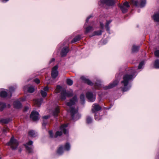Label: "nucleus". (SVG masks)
Segmentation results:
<instances>
[{"label": "nucleus", "mask_w": 159, "mask_h": 159, "mask_svg": "<svg viewBox=\"0 0 159 159\" xmlns=\"http://www.w3.org/2000/svg\"><path fill=\"white\" fill-rule=\"evenodd\" d=\"M86 97L89 101L90 102L94 101L95 99V96L93 95V93L89 92L86 93Z\"/></svg>", "instance_id": "obj_9"}, {"label": "nucleus", "mask_w": 159, "mask_h": 159, "mask_svg": "<svg viewBox=\"0 0 159 159\" xmlns=\"http://www.w3.org/2000/svg\"><path fill=\"white\" fill-rule=\"evenodd\" d=\"M0 122L4 124H7L9 122V120L6 119H2L0 120Z\"/></svg>", "instance_id": "obj_35"}, {"label": "nucleus", "mask_w": 159, "mask_h": 159, "mask_svg": "<svg viewBox=\"0 0 159 159\" xmlns=\"http://www.w3.org/2000/svg\"><path fill=\"white\" fill-rule=\"evenodd\" d=\"M93 108L92 109V111L93 113H95L96 111L101 110L102 107L99 105L97 104H94L93 106Z\"/></svg>", "instance_id": "obj_10"}, {"label": "nucleus", "mask_w": 159, "mask_h": 159, "mask_svg": "<svg viewBox=\"0 0 159 159\" xmlns=\"http://www.w3.org/2000/svg\"><path fill=\"white\" fill-rule=\"evenodd\" d=\"M43 124H44V125H45V123H43Z\"/></svg>", "instance_id": "obj_56"}, {"label": "nucleus", "mask_w": 159, "mask_h": 159, "mask_svg": "<svg viewBox=\"0 0 159 159\" xmlns=\"http://www.w3.org/2000/svg\"><path fill=\"white\" fill-rule=\"evenodd\" d=\"M69 49L68 47H64L62 50L61 54L62 57L65 56L67 53L69 52Z\"/></svg>", "instance_id": "obj_15"}, {"label": "nucleus", "mask_w": 159, "mask_h": 159, "mask_svg": "<svg viewBox=\"0 0 159 159\" xmlns=\"http://www.w3.org/2000/svg\"><path fill=\"white\" fill-rule=\"evenodd\" d=\"M68 124H65L62 125L60 127V129L61 131H57L54 136L55 138H56L58 136H61L62 134V132L65 134H67L68 133V131L66 129L68 126Z\"/></svg>", "instance_id": "obj_2"}, {"label": "nucleus", "mask_w": 159, "mask_h": 159, "mask_svg": "<svg viewBox=\"0 0 159 159\" xmlns=\"http://www.w3.org/2000/svg\"><path fill=\"white\" fill-rule=\"evenodd\" d=\"M94 86L95 89H99L100 87V85L99 84H98L97 83H96Z\"/></svg>", "instance_id": "obj_41"}, {"label": "nucleus", "mask_w": 159, "mask_h": 159, "mask_svg": "<svg viewBox=\"0 0 159 159\" xmlns=\"http://www.w3.org/2000/svg\"><path fill=\"white\" fill-rule=\"evenodd\" d=\"M102 30H99L95 31L94 32L93 35H100L102 34Z\"/></svg>", "instance_id": "obj_33"}, {"label": "nucleus", "mask_w": 159, "mask_h": 159, "mask_svg": "<svg viewBox=\"0 0 159 159\" xmlns=\"http://www.w3.org/2000/svg\"><path fill=\"white\" fill-rule=\"evenodd\" d=\"M33 142L31 141H30L28 143H26L25 146V148L27 150L29 153H31L32 152V148L28 146V145H31L33 144Z\"/></svg>", "instance_id": "obj_13"}, {"label": "nucleus", "mask_w": 159, "mask_h": 159, "mask_svg": "<svg viewBox=\"0 0 159 159\" xmlns=\"http://www.w3.org/2000/svg\"><path fill=\"white\" fill-rule=\"evenodd\" d=\"M77 97L76 96H74L71 99L69 102L67 103V105L69 107H70L73 105H74L75 102L77 101Z\"/></svg>", "instance_id": "obj_11"}, {"label": "nucleus", "mask_w": 159, "mask_h": 159, "mask_svg": "<svg viewBox=\"0 0 159 159\" xmlns=\"http://www.w3.org/2000/svg\"><path fill=\"white\" fill-rule=\"evenodd\" d=\"M34 91V88L32 86L29 87L28 89V91L30 93H33Z\"/></svg>", "instance_id": "obj_32"}, {"label": "nucleus", "mask_w": 159, "mask_h": 159, "mask_svg": "<svg viewBox=\"0 0 159 159\" xmlns=\"http://www.w3.org/2000/svg\"><path fill=\"white\" fill-rule=\"evenodd\" d=\"M28 135L30 137H34L35 135V133L33 130H30L28 132Z\"/></svg>", "instance_id": "obj_30"}, {"label": "nucleus", "mask_w": 159, "mask_h": 159, "mask_svg": "<svg viewBox=\"0 0 159 159\" xmlns=\"http://www.w3.org/2000/svg\"><path fill=\"white\" fill-rule=\"evenodd\" d=\"M7 95V93L5 91H2L0 93V96L2 98H5Z\"/></svg>", "instance_id": "obj_24"}, {"label": "nucleus", "mask_w": 159, "mask_h": 159, "mask_svg": "<svg viewBox=\"0 0 159 159\" xmlns=\"http://www.w3.org/2000/svg\"><path fill=\"white\" fill-rule=\"evenodd\" d=\"M65 149L67 150H68L70 148V146L68 143H66L65 146Z\"/></svg>", "instance_id": "obj_36"}, {"label": "nucleus", "mask_w": 159, "mask_h": 159, "mask_svg": "<svg viewBox=\"0 0 159 159\" xmlns=\"http://www.w3.org/2000/svg\"><path fill=\"white\" fill-rule=\"evenodd\" d=\"M92 121V119L90 117H88L87 118V122L88 124L91 123Z\"/></svg>", "instance_id": "obj_37"}, {"label": "nucleus", "mask_w": 159, "mask_h": 159, "mask_svg": "<svg viewBox=\"0 0 159 159\" xmlns=\"http://www.w3.org/2000/svg\"><path fill=\"white\" fill-rule=\"evenodd\" d=\"M77 112V111L75 110V109L73 107L70 108V112L71 113L72 118H73L74 117V115L76 114Z\"/></svg>", "instance_id": "obj_21"}, {"label": "nucleus", "mask_w": 159, "mask_h": 159, "mask_svg": "<svg viewBox=\"0 0 159 159\" xmlns=\"http://www.w3.org/2000/svg\"><path fill=\"white\" fill-rule=\"evenodd\" d=\"M63 152V148L62 145H60L57 150V153L59 155H61Z\"/></svg>", "instance_id": "obj_20"}, {"label": "nucleus", "mask_w": 159, "mask_h": 159, "mask_svg": "<svg viewBox=\"0 0 159 159\" xmlns=\"http://www.w3.org/2000/svg\"><path fill=\"white\" fill-rule=\"evenodd\" d=\"M9 89L10 92L11 93V92H13L15 90V88L13 87H10Z\"/></svg>", "instance_id": "obj_44"}, {"label": "nucleus", "mask_w": 159, "mask_h": 159, "mask_svg": "<svg viewBox=\"0 0 159 159\" xmlns=\"http://www.w3.org/2000/svg\"><path fill=\"white\" fill-rule=\"evenodd\" d=\"M34 81L37 84H39L40 82V81L37 78L34 79Z\"/></svg>", "instance_id": "obj_43"}, {"label": "nucleus", "mask_w": 159, "mask_h": 159, "mask_svg": "<svg viewBox=\"0 0 159 159\" xmlns=\"http://www.w3.org/2000/svg\"><path fill=\"white\" fill-rule=\"evenodd\" d=\"M43 101L42 98L34 100V104L37 106L39 107Z\"/></svg>", "instance_id": "obj_17"}, {"label": "nucleus", "mask_w": 159, "mask_h": 159, "mask_svg": "<svg viewBox=\"0 0 159 159\" xmlns=\"http://www.w3.org/2000/svg\"><path fill=\"white\" fill-rule=\"evenodd\" d=\"M105 27L106 28L107 30H109V25H107V24H106L105 25Z\"/></svg>", "instance_id": "obj_50"}, {"label": "nucleus", "mask_w": 159, "mask_h": 159, "mask_svg": "<svg viewBox=\"0 0 159 159\" xmlns=\"http://www.w3.org/2000/svg\"><path fill=\"white\" fill-rule=\"evenodd\" d=\"M111 22V21L110 20H107V21L106 24L107 25H109L110 23Z\"/></svg>", "instance_id": "obj_51"}, {"label": "nucleus", "mask_w": 159, "mask_h": 159, "mask_svg": "<svg viewBox=\"0 0 159 159\" xmlns=\"http://www.w3.org/2000/svg\"><path fill=\"white\" fill-rule=\"evenodd\" d=\"M55 61V59L54 58H52V59L51 61Z\"/></svg>", "instance_id": "obj_54"}, {"label": "nucleus", "mask_w": 159, "mask_h": 159, "mask_svg": "<svg viewBox=\"0 0 159 159\" xmlns=\"http://www.w3.org/2000/svg\"><path fill=\"white\" fill-rule=\"evenodd\" d=\"M139 47L135 45H133L132 47V51L133 52H137L139 50Z\"/></svg>", "instance_id": "obj_23"}, {"label": "nucleus", "mask_w": 159, "mask_h": 159, "mask_svg": "<svg viewBox=\"0 0 159 159\" xmlns=\"http://www.w3.org/2000/svg\"><path fill=\"white\" fill-rule=\"evenodd\" d=\"M49 134L51 138L53 137V135H52V132L51 130H49L48 131Z\"/></svg>", "instance_id": "obj_47"}, {"label": "nucleus", "mask_w": 159, "mask_h": 159, "mask_svg": "<svg viewBox=\"0 0 159 159\" xmlns=\"http://www.w3.org/2000/svg\"><path fill=\"white\" fill-rule=\"evenodd\" d=\"M85 32L86 33H87L89 32L90 31L93 30V27L92 26H89L88 27H87L85 28Z\"/></svg>", "instance_id": "obj_27"}, {"label": "nucleus", "mask_w": 159, "mask_h": 159, "mask_svg": "<svg viewBox=\"0 0 159 159\" xmlns=\"http://www.w3.org/2000/svg\"><path fill=\"white\" fill-rule=\"evenodd\" d=\"M14 107L17 109L20 108L21 107V103L18 101H16L14 102L13 103Z\"/></svg>", "instance_id": "obj_18"}, {"label": "nucleus", "mask_w": 159, "mask_h": 159, "mask_svg": "<svg viewBox=\"0 0 159 159\" xmlns=\"http://www.w3.org/2000/svg\"><path fill=\"white\" fill-rule=\"evenodd\" d=\"M154 66L156 68H159V60H156L155 62Z\"/></svg>", "instance_id": "obj_29"}, {"label": "nucleus", "mask_w": 159, "mask_h": 159, "mask_svg": "<svg viewBox=\"0 0 159 159\" xmlns=\"http://www.w3.org/2000/svg\"><path fill=\"white\" fill-rule=\"evenodd\" d=\"M153 19L155 21L159 22V13H155L152 16Z\"/></svg>", "instance_id": "obj_19"}, {"label": "nucleus", "mask_w": 159, "mask_h": 159, "mask_svg": "<svg viewBox=\"0 0 159 159\" xmlns=\"http://www.w3.org/2000/svg\"><path fill=\"white\" fill-rule=\"evenodd\" d=\"M130 3L131 4L136 6H138L139 5L138 2L136 0H130Z\"/></svg>", "instance_id": "obj_25"}, {"label": "nucleus", "mask_w": 159, "mask_h": 159, "mask_svg": "<svg viewBox=\"0 0 159 159\" xmlns=\"http://www.w3.org/2000/svg\"><path fill=\"white\" fill-rule=\"evenodd\" d=\"M145 3V1H141V3H140V6L141 7H143Z\"/></svg>", "instance_id": "obj_46"}, {"label": "nucleus", "mask_w": 159, "mask_h": 159, "mask_svg": "<svg viewBox=\"0 0 159 159\" xmlns=\"http://www.w3.org/2000/svg\"><path fill=\"white\" fill-rule=\"evenodd\" d=\"M80 79L84 82L87 84L88 85H92L93 84L90 80L86 78L85 77L82 76L81 77Z\"/></svg>", "instance_id": "obj_14"}, {"label": "nucleus", "mask_w": 159, "mask_h": 159, "mask_svg": "<svg viewBox=\"0 0 159 159\" xmlns=\"http://www.w3.org/2000/svg\"><path fill=\"white\" fill-rule=\"evenodd\" d=\"M154 53L156 57H159V50L155 51Z\"/></svg>", "instance_id": "obj_39"}, {"label": "nucleus", "mask_w": 159, "mask_h": 159, "mask_svg": "<svg viewBox=\"0 0 159 159\" xmlns=\"http://www.w3.org/2000/svg\"><path fill=\"white\" fill-rule=\"evenodd\" d=\"M43 89V91L47 92L48 91V90H49L48 87V86H46Z\"/></svg>", "instance_id": "obj_45"}, {"label": "nucleus", "mask_w": 159, "mask_h": 159, "mask_svg": "<svg viewBox=\"0 0 159 159\" xmlns=\"http://www.w3.org/2000/svg\"><path fill=\"white\" fill-rule=\"evenodd\" d=\"M39 114L38 112L37 111H33L31 112L30 118L32 119L33 121H36L39 119Z\"/></svg>", "instance_id": "obj_7"}, {"label": "nucleus", "mask_w": 159, "mask_h": 159, "mask_svg": "<svg viewBox=\"0 0 159 159\" xmlns=\"http://www.w3.org/2000/svg\"><path fill=\"white\" fill-rule=\"evenodd\" d=\"M49 116H45L43 117V118L44 119H47L49 117Z\"/></svg>", "instance_id": "obj_48"}, {"label": "nucleus", "mask_w": 159, "mask_h": 159, "mask_svg": "<svg viewBox=\"0 0 159 159\" xmlns=\"http://www.w3.org/2000/svg\"><path fill=\"white\" fill-rule=\"evenodd\" d=\"M0 106L1 107H0V111H2L3 109L6 107V105L4 103L0 102Z\"/></svg>", "instance_id": "obj_26"}, {"label": "nucleus", "mask_w": 159, "mask_h": 159, "mask_svg": "<svg viewBox=\"0 0 159 159\" xmlns=\"http://www.w3.org/2000/svg\"><path fill=\"white\" fill-rule=\"evenodd\" d=\"M144 64V62L143 61H142L139 64V65L138 66V69H140L142 68V66Z\"/></svg>", "instance_id": "obj_40"}, {"label": "nucleus", "mask_w": 159, "mask_h": 159, "mask_svg": "<svg viewBox=\"0 0 159 159\" xmlns=\"http://www.w3.org/2000/svg\"><path fill=\"white\" fill-rule=\"evenodd\" d=\"M41 95L43 97H45L47 95V93L46 92L43 91V90H41L40 92Z\"/></svg>", "instance_id": "obj_34"}, {"label": "nucleus", "mask_w": 159, "mask_h": 159, "mask_svg": "<svg viewBox=\"0 0 159 159\" xmlns=\"http://www.w3.org/2000/svg\"><path fill=\"white\" fill-rule=\"evenodd\" d=\"M60 112V107L57 106L56 107L54 110L53 111V115L55 117L58 116L59 113Z\"/></svg>", "instance_id": "obj_12"}, {"label": "nucleus", "mask_w": 159, "mask_h": 159, "mask_svg": "<svg viewBox=\"0 0 159 159\" xmlns=\"http://www.w3.org/2000/svg\"><path fill=\"white\" fill-rule=\"evenodd\" d=\"M72 93L69 91H66L65 90H63L61 93V101L64 100L66 98L70 97L72 96Z\"/></svg>", "instance_id": "obj_4"}, {"label": "nucleus", "mask_w": 159, "mask_h": 159, "mask_svg": "<svg viewBox=\"0 0 159 159\" xmlns=\"http://www.w3.org/2000/svg\"><path fill=\"white\" fill-rule=\"evenodd\" d=\"M58 66L56 65L53 67L52 69L51 76L53 78H56L58 75V71L57 70Z\"/></svg>", "instance_id": "obj_6"}, {"label": "nucleus", "mask_w": 159, "mask_h": 159, "mask_svg": "<svg viewBox=\"0 0 159 159\" xmlns=\"http://www.w3.org/2000/svg\"><path fill=\"white\" fill-rule=\"evenodd\" d=\"M66 83L69 85H71L73 84V81L70 79H68L66 80Z\"/></svg>", "instance_id": "obj_31"}, {"label": "nucleus", "mask_w": 159, "mask_h": 159, "mask_svg": "<svg viewBox=\"0 0 159 159\" xmlns=\"http://www.w3.org/2000/svg\"><path fill=\"white\" fill-rule=\"evenodd\" d=\"M118 81L117 80H116L112 83L110 84L108 86L106 87L105 89H109L112 88L116 85L118 84Z\"/></svg>", "instance_id": "obj_16"}, {"label": "nucleus", "mask_w": 159, "mask_h": 159, "mask_svg": "<svg viewBox=\"0 0 159 159\" xmlns=\"http://www.w3.org/2000/svg\"><path fill=\"white\" fill-rule=\"evenodd\" d=\"M8 106H9V107H10V105H8Z\"/></svg>", "instance_id": "obj_57"}, {"label": "nucleus", "mask_w": 159, "mask_h": 159, "mask_svg": "<svg viewBox=\"0 0 159 159\" xmlns=\"http://www.w3.org/2000/svg\"><path fill=\"white\" fill-rule=\"evenodd\" d=\"M100 1L102 3L109 6H112L115 3V1L114 0H100Z\"/></svg>", "instance_id": "obj_8"}, {"label": "nucleus", "mask_w": 159, "mask_h": 159, "mask_svg": "<svg viewBox=\"0 0 159 159\" xmlns=\"http://www.w3.org/2000/svg\"><path fill=\"white\" fill-rule=\"evenodd\" d=\"M81 37L80 35H77L71 41V43H73L76 42L80 40L81 39Z\"/></svg>", "instance_id": "obj_22"}, {"label": "nucleus", "mask_w": 159, "mask_h": 159, "mask_svg": "<svg viewBox=\"0 0 159 159\" xmlns=\"http://www.w3.org/2000/svg\"><path fill=\"white\" fill-rule=\"evenodd\" d=\"M80 98L82 101L84 102V95L83 94H82L80 96Z\"/></svg>", "instance_id": "obj_42"}, {"label": "nucleus", "mask_w": 159, "mask_h": 159, "mask_svg": "<svg viewBox=\"0 0 159 159\" xmlns=\"http://www.w3.org/2000/svg\"><path fill=\"white\" fill-rule=\"evenodd\" d=\"M9 128L7 126H5L4 127L3 129V131L4 132H9Z\"/></svg>", "instance_id": "obj_38"}, {"label": "nucleus", "mask_w": 159, "mask_h": 159, "mask_svg": "<svg viewBox=\"0 0 159 159\" xmlns=\"http://www.w3.org/2000/svg\"><path fill=\"white\" fill-rule=\"evenodd\" d=\"M6 145L10 146L11 148L12 149H15L17 147L19 143L16 139H14V136H12L9 142L7 143Z\"/></svg>", "instance_id": "obj_3"}, {"label": "nucleus", "mask_w": 159, "mask_h": 159, "mask_svg": "<svg viewBox=\"0 0 159 159\" xmlns=\"http://www.w3.org/2000/svg\"><path fill=\"white\" fill-rule=\"evenodd\" d=\"M61 89L62 87L61 86L59 85H57V86L56 89L55 90L56 93H59L61 91Z\"/></svg>", "instance_id": "obj_28"}, {"label": "nucleus", "mask_w": 159, "mask_h": 159, "mask_svg": "<svg viewBox=\"0 0 159 159\" xmlns=\"http://www.w3.org/2000/svg\"><path fill=\"white\" fill-rule=\"evenodd\" d=\"M28 109V108L27 107H25L24 108V111H26Z\"/></svg>", "instance_id": "obj_53"}, {"label": "nucleus", "mask_w": 159, "mask_h": 159, "mask_svg": "<svg viewBox=\"0 0 159 159\" xmlns=\"http://www.w3.org/2000/svg\"><path fill=\"white\" fill-rule=\"evenodd\" d=\"M103 26H104L103 24L102 23H101L100 24V28L101 29H102L103 28Z\"/></svg>", "instance_id": "obj_49"}, {"label": "nucleus", "mask_w": 159, "mask_h": 159, "mask_svg": "<svg viewBox=\"0 0 159 159\" xmlns=\"http://www.w3.org/2000/svg\"><path fill=\"white\" fill-rule=\"evenodd\" d=\"M134 77V74H126L124 75L123 80L121 82V83L124 86V87L122 88L123 92L126 91L128 90L129 88L127 86V85L129 82Z\"/></svg>", "instance_id": "obj_1"}, {"label": "nucleus", "mask_w": 159, "mask_h": 159, "mask_svg": "<svg viewBox=\"0 0 159 159\" xmlns=\"http://www.w3.org/2000/svg\"><path fill=\"white\" fill-rule=\"evenodd\" d=\"M91 17V16H89L87 18V19H86V22H88L89 21V19Z\"/></svg>", "instance_id": "obj_52"}, {"label": "nucleus", "mask_w": 159, "mask_h": 159, "mask_svg": "<svg viewBox=\"0 0 159 159\" xmlns=\"http://www.w3.org/2000/svg\"><path fill=\"white\" fill-rule=\"evenodd\" d=\"M11 94L10 96V97H11Z\"/></svg>", "instance_id": "obj_55"}, {"label": "nucleus", "mask_w": 159, "mask_h": 159, "mask_svg": "<svg viewBox=\"0 0 159 159\" xmlns=\"http://www.w3.org/2000/svg\"><path fill=\"white\" fill-rule=\"evenodd\" d=\"M120 9L123 13H125L128 11V8L130 7L129 3L127 2H124L123 5H119Z\"/></svg>", "instance_id": "obj_5"}]
</instances>
